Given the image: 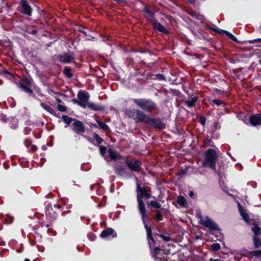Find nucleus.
<instances>
[{
    "mask_svg": "<svg viewBox=\"0 0 261 261\" xmlns=\"http://www.w3.org/2000/svg\"><path fill=\"white\" fill-rule=\"evenodd\" d=\"M137 200L138 204L139 211L143 217L145 216L146 210L145 204L143 201V199H148L151 197V193L148 191L145 187H142L139 184L137 185Z\"/></svg>",
    "mask_w": 261,
    "mask_h": 261,
    "instance_id": "obj_1",
    "label": "nucleus"
},
{
    "mask_svg": "<svg viewBox=\"0 0 261 261\" xmlns=\"http://www.w3.org/2000/svg\"><path fill=\"white\" fill-rule=\"evenodd\" d=\"M205 159L202 162L203 167H209L213 170H216V164L218 155L216 151L213 149L207 150L205 153Z\"/></svg>",
    "mask_w": 261,
    "mask_h": 261,
    "instance_id": "obj_2",
    "label": "nucleus"
},
{
    "mask_svg": "<svg viewBox=\"0 0 261 261\" xmlns=\"http://www.w3.org/2000/svg\"><path fill=\"white\" fill-rule=\"evenodd\" d=\"M134 102L141 110L146 112H151L156 109V105L153 100L147 98H134Z\"/></svg>",
    "mask_w": 261,
    "mask_h": 261,
    "instance_id": "obj_3",
    "label": "nucleus"
},
{
    "mask_svg": "<svg viewBox=\"0 0 261 261\" xmlns=\"http://www.w3.org/2000/svg\"><path fill=\"white\" fill-rule=\"evenodd\" d=\"M125 113L129 118L134 119L136 123L145 121L147 116L144 112L136 109H127Z\"/></svg>",
    "mask_w": 261,
    "mask_h": 261,
    "instance_id": "obj_4",
    "label": "nucleus"
},
{
    "mask_svg": "<svg viewBox=\"0 0 261 261\" xmlns=\"http://www.w3.org/2000/svg\"><path fill=\"white\" fill-rule=\"evenodd\" d=\"M196 218L198 220L199 223L208 228L210 230H219L218 225L208 216L203 217L200 212L196 214Z\"/></svg>",
    "mask_w": 261,
    "mask_h": 261,
    "instance_id": "obj_5",
    "label": "nucleus"
},
{
    "mask_svg": "<svg viewBox=\"0 0 261 261\" xmlns=\"http://www.w3.org/2000/svg\"><path fill=\"white\" fill-rule=\"evenodd\" d=\"M90 95L86 91H80L77 94V98L79 99L78 105L85 108L87 107Z\"/></svg>",
    "mask_w": 261,
    "mask_h": 261,
    "instance_id": "obj_6",
    "label": "nucleus"
},
{
    "mask_svg": "<svg viewBox=\"0 0 261 261\" xmlns=\"http://www.w3.org/2000/svg\"><path fill=\"white\" fill-rule=\"evenodd\" d=\"M145 122L148 124L157 128H164L165 124L163 123L159 119L151 118L147 115Z\"/></svg>",
    "mask_w": 261,
    "mask_h": 261,
    "instance_id": "obj_7",
    "label": "nucleus"
},
{
    "mask_svg": "<svg viewBox=\"0 0 261 261\" xmlns=\"http://www.w3.org/2000/svg\"><path fill=\"white\" fill-rule=\"evenodd\" d=\"M125 164L133 171H139L141 169V162L136 160H126Z\"/></svg>",
    "mask_w": 261,
    "mask_h": 261,
    "instance_id": "obj_8",
    "label": "nucleus"
},
{
    "mask_svg": "<svg viewBox=\"0 0 261 261\" xmlns=\"http://www.w3.org/2000/svg\"><path fill=\"white\" fill-rule=\"evenodd\" d=\"M59 61L64 64L69 63L74 61L75 58L72 53L60 54L58 56Z\"/></svg>",
    "mask_w": 261,
    "mask_h": 261,
    "instance_id": "obj_9",
    "label": "nucleus"
},
{
    "mask_svg": "<svg viewBox=\"0 0 261 261\" xmlns=\"http://www.w3.org/2000/svg\"><path fill=\"white\" fill-rule=\"evenodd\" d=\"M31 80L28 78H24L19 84V87L26 93L31 94L32 91L31 89Z\"/></svg>",
    "mask_w": 261,
    "mask_h": 261,
    "instance_id": "obj_10",
    "label": "nucleus"
},
{
    "mask_svg": "<svg viewBox=\"0 0 261 261\" xmlns=\"http://www.w3.org/2000/svg\"><path fill=\"white\" fill-rule=\"evenodd\" d=\"M73 130L78 134H82L85 132V127L83 123L80 120H75L72 124Z\"/></svg>",
    "mask_w": 261,
    "mask_h": 261,
    "instance_id": "obj_11",
    "label": "nucleus"
},
{
    "mask_svg": "<svg viewBox=\"0 0 261 261\" xmlns=\"http://www.w3.org/2000/svg\"><path fill=\"white\" fill-rule=\"evenodd\" d=\"M142 12L143 13L144 16L148 21L151 22H154L155 20L154 14L153 12L149 10L148 8L145 7L143 9Z\"/></svg>",
    "mask_w": 261,
    "mask_h": 261,
    "instance_id": "obj_12",
    "label": "nucleus"
},
{
    "mask_svg": "<svg viewBox=\"0 0 261 261\" xmlns=\"http://www.w3.org/2000/svg\"><path fill=\"white\" fill-rule=\"evenodd\" d=\"M249 122L253 126L261 125V114L253 115L250 116Z\"/></svg>",
    "mask_w": 261,
    "mask_h": 261,
    "instance_id": "obj_13",
    "label": "nucleus"
},
{
    "mask_svg": "<svg viewBox=\"0 0 261 261\" xmlns=\"http://www.w3.org/2000/svg\"><path fill=\"white\" fill-rule=\"evenodd\" d=\"M21 5L22 8L21 12L25 14L31 15L32 9L31 7L29 5L28 2L25 0H21Z\"/></svg>",
    "mask_w": 261,
    "mask_h": 261,
    "instance_id": "obj_14",
    "label": "nucleus"
},
{
    "mask_svg": "<svg viewBox=\"0 0 261 261\" xmlns=\"http://www.w3.org/2000/svg\"><path fill=\"white\" fill-rule=\"evenodd\" d=\"M141 217H142V220L143 223L144 224V227H145V229H146L147 238L148 239H150L151 240H152V241H154L153 238L152 236V231H151V228L147 226V225L146 223V221H145L146 219H149L148 216H147V214L145 213V216L144 217H143V216H141Z\"/></svg>",
    "mask_w": 261,
    "mask_h": 261,
    "instance_id": "obj_15",
    "label": "nucleus"
},
{
    "mask_svg": "<svg viewBox=\"0 0 261 261\" xmlns=\"http://www.w3.org/2000/svg\"><path fill=\"white\" fill-rule=\"evenodd\" d=\"M115 238L116 236V233L114 232V230L111 228H108L103 230L100 234V237L102 238H107L110 237Z\"/></svg>",
    "mask_w": 261,
    "mask_h": 261,
    "instance_id": "obj_16",
    "label": "nucleus"
},
{
    "mask_svg": "<svg viewBox=\"0 0 261 261\" xmlns=\"http://www.w3.org/2000/svg\"><path fill=\"white\" fill-rule=\"evenodd\" d=\"M238 205L239 212L241 216L242 217L243 220L245 222H248L249 220V218L248 214L246 212L245 210L241 206V205L239 203H238Z\"/></svg>",
    "mask_w": 261,
    "mask_h": 261,
    "instance_id": "obj_17",
    "label": "nucleus"
},
{
    "mask_svg": "<svg viewBox=\"0 0 261 261\" xmlns=\"http://www.w3.org/2000/svg\"><path fill=\"white\" fill-rule=\"evenodd\" d=\"M87 106L94 111H101L104 110V107L101 105H97L92 102H88Z\"/></svg>",
    "mask_w": 261,
    "mask_h": 261,
    "instance_id": "obj_18",
    "label": "nucleus"
},
{
    "mask_svg": "<svg viewBox=\"0 0 261 261\" xmlns=\"http://www.w3.org/2000/svg\"><path fill=\"white\" fill-rule=\"evenodd\" d=\"M115 170L116 173L120 176H122L123 177H126L127 175V171H126V169L123 166H117L115 167Z\"/></svg>",
    "mask_w": 261,
    "mask_h": 261,
    "instance_id": "obj_19",
    "label": "nucleus"
},
{
    "mask_svg": "<svg viewBox=\"0 0 261 261\" xmlns=\"http://www.w3.org/2000/svg\"><path fill=\"white\" fill-rule=\"evenodd\" d=\"M152 23L155 29L163 33L167 32L165 27L162 25L160 23L156 22L155 20H154V22H152Z\"/></svg>",
    "mask_w": 261,
    "mask_h": 261,
    "instance_id": "obj_20",
    "label": "nucleus"
},
{
    "mask_svg": "<svg viewBox=\"0 0 261 261\" xmlns=\"http://www.w3.org/2000/svg\"><path fill=\"white\" fill-rule=\"evenodd\" d=\"M198 101V97H194L191 98L190 99L187 100L185 101V103L186 105L188 107L192 108L195 106L196 103Z\"/></svg>",
    "mask_w": 261,
    "mask_h": 261,
    "instance_id": "obj_21",
    "label": "nucleus"
},
{
    "mask_svg": "<svg viewBox=\"0 0 261 261\" xmlns=\"http://www.w3.org/2000/svg\"><path fill=\"white\" fill-rule=\"evenodd\" d=\"M40 106L43 109L48 112L49 113L54 115L55 114V112L54 109L45 103L41 102Z\"/></svg>",
    "mask_w": 261,
    "mask_h": 261,
    "instance_id": "obj_22",
    "label": "nucleus"
},
{
    "mask_svg": "<svg viewBox=\"0 0 261 261\" xmlns=\"http://www.w3.org/2000/svg\"><path fill=\"white\" fill-rule=\"evenodd\" d=\"M218 32L220 34H225L227 37H228L230 39H231L233 41L238 42L237 38L230 33H229L226 31H224V30H220Z\"/></svg>",
    "mask_w": 261,
    "mask_h": 261,
    "instance_id": "obj_23",
    "label": "nucleus"
},
{
    "mask_svg": "<svg viewBox=\"0 0 261 261\" xmlns=\"http://www.w3.org/2000/svg\"><path fill=\"white\" fill-rule=\"evenodd\" d=\"M252 230L254 232V236H257L260 233L261 229L256 223H253L252 226Z\"/></svg>",
    "mask_w": 261,
    "mask_h": 261,
    "instance_id": "obj_24",
    "label": "nucleus"
},
{
    "mask_svg": "<svg viewBox=\"0 0 261 261\" xmlns=\"http://www.w3.org/2000/svg\"><path fill=\"white\" fill-rule=\"evenodd\" d=\"M177 202L179 205H180L182 207H186L187 205L186 199L182 196H179L178 197Z\"/></svg>",
    "mask_w": 261,
    "mask_h": 261,
    "instance_id": "obj_25",
    "label": "nucleus"
},
{
    "mask_svg": "<svg viewBox=\"0 0 261 261\" xmlns=\"http://www.w3.org/2000/svg\"><path fill=\"white\" fill-rule=\"evenodd\" d=\"M253 244L255 248H258L261 246V240L257 236H254Z\"/></svg>",
    "mask_w": 261,
    "mask_h": 261,
    "instance_id": "obj_26",
    "label": "nucleus"
},
{
    "mask_svg": "<svg viewBox=\"0 0 261 261\" xmlns=\"http://www.w3.org/2000/svg\"><path fill=\"white\" fill-rule=\"evenodd\" d=\"M148 207H155L156 208H160L161 207V204L156 201H151L150 202L147 203Z\"/></svg>",
    "mask_w": 261,
    "mask_h": 261,
    "instance_id": "obj_27",
    "label": "nucleus"
},
{
    "mask_svg": "<svg viewBox=\"0 0 261 261\" xmlns=\"http://www.w3.org/2000/svg\"><path fill=\"white\" fill-rule=\"evenodd\" d=\"M63 72L64 74L68 78H71L72 76V74L71 73V68L69 67H65L64 69Z\"/></svg>",
    "mask_w": 261,
    "mask_h": 261,
    "instance_id": "obj_28",
    "label": "nucleus"
},
{
    "mask_svg": "<svg viewBox=\"0 0 261 261\" xmlns=\"http://www.w3.org/2000/svg\"><path fill=\"white\" fill-rule=\"evenodd\" d=\"M96 122H97V123H98V124L99 126L101 128H102V129H104V130H106V129H109V127H108V126L107 124H106L105 123H103V122H101V121H99V120L98 119H96Z\"/></svg>",
    "mask_w": 261,
    "mask_h": 261,
    "instance_id": "obj_29",
    "label": "nucleus"
},
{
    "mask_svg": "<svg viewBox=\"0 0 261 261\" xmlns=\"http://www.w3.org/2000/svg\"><path fill=\"white\" fill-rule=\"evenodd\" d=\"M62 118L63 121L67 125L70 124L72 120L71 118L66 115H63Z\"/></svg>",
    "mask_w": 261,
    "mask_h": 261,
    "instance_id": "obj_30",
    "label": "nucleus"
},
{
    "mask_svg": "<svg viewBox=\"0 0 261 261\" xmlns=\"http://www.w3.org/2000/svg\"><path fill=\"white\" fill-rule=\"evenodd\" d=\"M109 153L112 159L115 160L117 158L118 154L115 151L110 149L109 150Z\"/></svg>",
    "mask_w": 261,
    "mask_h": 261,
    "instance_id": "obj_31",
    "label": "nucleus"
},
{
    "mask_svg": "<svg viewBox=\"0 0 261 261\" xmlns=\"http://www.w3.org/2000/svg\"><path fill=\"white\" fill-rule=\"evenodd\" d=\"M249 254L252 255L257 257H261V250H255L249 252Z\"/></svg>",
    "mask_w": 261,
    "mask_h": 261,
    "instance_id": "obj_32",
    "label": "nucleus"
},
{
    "mask_svg": "<svg viewBox=\"0 0 261 261\" xmlns=\"http://www.w3.org/2000/svg\"><path fill=\"white\" fill-rule=\"evenodd\" d=\"M11 121L12 122L11 127L13 129H15L17 127L18 120L15 118L11 119Z\"/></svg>",
    "mask_w": 261,
    "mask_h": 261,
    "instance_id": "obj_33",
    "label": "nucleus"
},
{
    "mask_svg": "<svg viewBox=\"0 0 261 261\" xmlns=\"http://www.w3.org/2000/svg\"><path fill=\"white\" fill-rule=\"evenodd\" d=\"M211 248L213 249V250L218 251L220 249L221 246H220V244L216 243H213L211 245Z\"/></svg>",
    "mask_w": 261,
    "mask_h": 261,
    "instance_id": "obj_34",
    "label": "nucleus"
},
{
    "mask_svg": "<svg viewBox=\"0 0 261 261\" xmlns=\"http://www.w3.org/2000/svg\"><path fill=\"white\" fill-rule=\"evenodd\" d=\"M93 138L96 140L98 144H100L103 141V139L96 133L94 134Z\"/></svg>",
    "mask_w": 261,
    "mask_h": 261,
    "instance_id": "obj_35",
    "label": "nucleus"
},
{
    "mask_svg": "<svg viewBox=\"0 0 261 261\" xmlns=\"http://www.w3.org/2000/svg\"><path fill=\"white\" fill-rule=\"evenodd\" d=\"M213 102L214 104L217 105L218 106L223 105V106L224 107V106H225V103L223 101L219 100V99H214L213 100Z\"/></svg>",
    "mask_w": 261,
    "mask_h": 261,
    "instance_id": "obj_36",
    "label": "nucleus"
},
{
    "mask_svg": "<svg viewBox=\"0 0 261 261\" xmlns=\"http://www.w3.org/2000/svg\"><path fill=\"white\" fill-rule=\"evenodd\" d=\"M155 218L158 221H159L162 220L163 216L161 212L160 211H157L156 212Z\"/></svg>",
    "mask_w": 261,
    "mask_h": 261,
    "instance_id": "obj_37",
    "label": "nucleus"
},
{
    "mask_svg": "<svg viewBox=\"0 0 261 261\" xmlns=\"http://www.w3.org/2000/svg\"><path fill=\"white\" fill-rule=\"evenodd\" d=\"M99 147L100 153L102 155H104V154L106 153L107 150L106 147L102 146V145H100L99 146Z\"/></svg>",
    "mask_w": 261,
    "mask_h": 261,
    "instance_id": "obj_38",
    "label": "nucleus"
},
{
    "mask_svg": "<svg viewBox=\"0 0 261 261\" xmlns=\"http://www.w3.org/2000/svg\"><path fill=\"white\" fill-rule=\"evenodd\" d=\"M159 236L165 242H168L171 240V238L168 236L163 234H159Z\"/></svg>",
    "mask_w": 261,
    "mask_h": 261,
    "instance_id": "obj_39",
    "label": "nucleus"
},
{
    "mask_svg": "<svg viewBox=\"0 0 261 261\" xmlns=\"http://www.w3.org/2000/svg\"><path fill=\"white\" fill-rule=\"evenodd\" d=\"M58 109L61 112H65L66 110L65 107L61 105L58 106Z\"/></svg>",
    "mask_w": 261,
    "mask_h": 261,
    "instance_id": "obj_40",
    "label": "nucleus"
},
{
    "mask_svg": "<svg viewBox=\"0 0 261 261\" xmlns=\"http://www.w3.org/2000/svg\"><path fill=\"white\" fill-rule=\"evenodd\" d=\"M250 44H253L256 42H261V39L260 38H257L251 40H249L248 41Z\"/></svg>",
    "mask_w": 261,
    "mask_h": 261,
    "instance_id": "obj_41",
    "label": "nucleus"
},
{
    "mask_svg": "<svg viewBox=\"0 0 261 261\" xmlns=\"http://www.w3.org/2000/svg\"><path fill=\"white\" fill-rule=\"evenodd\" d=\"M156 76L160 80H166L165 76L162 74H157Z\"/></svg>",
    "mask_w": 261,
    "mask_h": 261,
    "instance_id": "obj_42",
    "label": "nucleus"
},
{
    "mask_svg": "<svg viewBox=\"0 0 261 261\" xmlns=\"http://www.w3.org/2000/svg\"><path fill=\"white\" fill-rule=\"evenodd\" d=\"M6 119H7V117L5 115H4L3 114H0V120L1 121H3V122H6Z\"/></svg>",
    "mask_w": 261,
    "mask_h": 261,
    "instance_id": "obj_43",
    "label": "nucleus"
},
{
    "mask_svg": "<svg viewBox=\"0 0 261 261\" xmlns=\"http://www.w3.org/2000/svg\"><path fill=\"white\" fill-rule=\"evenodd\" d=\"M88 236L89 239L91 241L94 240L95 239V236L92 233L88 234Z\"/></svg>",
    "mask_w": 261,
    "mask_h": 261,
    "instance_id": "obj_44",
    "label": "nucleus"
},
{
    "mask_svg": "<svg viewBox=\"0 0 261 261\" xmlns=\"http://www.w3.org/2000/svg\"><path fill=\"white\" fill-rule=\"evenodd\" d=\"M205 120H206V119L204 117H202L200 118V122L203 125L205 124Z\"/></svg>",
    "mask_w": 261,
    "mask_h": 261,
    "instance_id": "obj_45",
    "label": "nucleus"
},
{
    "mask_svg": "<svg viewBox=\"0 0 261 261\" xmlns=\"http://www.w3.org/2000/svg\"><path fill=\"white\" fill-rule=\"evenodd\" d=\"M210 261H223L220 259H213L212 258H211L210 259Z\"/></svg>",
    "mask_w": 261,
    "mask_h": 261,
    "instance_id": "obj_46",
    "label": "nucleus"
},
{
    "mask_svg": "<svg viewBox=\"0 0 261 261\" xmlns=\"http://www.w3.org/2000/svg\"><path fill=\"white\" fill-rule=\"evenodd\" d=\"M28 33H31L33 35H35L37 33V31L36 30H33L31 32H28Z\"/></svg>",
    "mask_w": 261,
    "mask_h": 261,
    "instance_id": "obj_47",
    "label": "nucleus"
},
{
    "mask_svg": "<svg viewBox=\"0 0 261 261\" xmlns=\"http://www.w3.org/2000/svg\"><path fill=\"white\" fill-rule=\"evenodd\" d=\"M72 101H73L74 103H76V104H77V105H78V102H79V99H78V100H77V99H73V100H72Z\"/></svg>",
    "mask_w": 261,
    "mask_h": 261,
    "instance_id": "obj_48",
    "label": "nucleus"
},
{
    "mask_svg": "<svg viewBox=\"0 0 261 261\" xmlns=\"http://www.w3.org/2000/svg\"><path fill=\"white\" fill-rule=\"evenodd\" d=\"M189 195L190 196V197H192L193 195H194V192L193 191H190L189 192Z\"/></svg>",
    "mask_w": 261,
    "mask_h": 261,
    "instance_id": "obj_49",
    "label": "nucleus"
},
{
    "mask_svg": "<svg viewBox=\"0 0 261 261\" xmlns=\"http://www.w3.org/2000/svg\"><path fill=\"white\" fill-rule=\"evenodd\" d=\"M114 1L116 2H119V3H122V2H125L124 0H114Z\"/></svg>",
    "mask_w": 261,
    "mask_h": 261,
    "instance_id": "obj_50",
    "label": "nucleus"
},
{
    "mask_svg": "<svg viewBox=\"0 0 261 261\" xmlns=\"http://www.w3.org/2000/svg\"><path fill=\"white\" fill-rule=\"evenodd\" d=\"M160 249L158 247H156L154 250L155 253H156L158 251H160Z\"/></svg>",
    "mask_w": 261,
    "mask_h": 261,
    "instance_id": "obj_51",
    "label": "nucleus"
},
{
    "mask_svg": "<svg viewBox=\"0 0 261 261\" xmlns=\"http://www.w3.org/2000/svg\"><path fill=\"white\" fill-rule=\"evenodd\" d=\"M55 207H57V208H60L61 206H60V205H59V204H55Z\"/></svg>",
    "mask_w": 261,
    "mask_h": 261,
    "instance_id": "obj_52",
    "label": "nucleus"
},
{
    "mask_svg": "<svg viewBox=\"0 0 261 261\" xmlns=\"http://www.w3.org/2000/svg\"><path fill=\"white\" fill-rule=\"evenodd\" d=\"M56 100H57V102H58V103H61V102H62L61 100H60V99H59V98H56Z\"/></svg>",
    "mask_w": 261,
    "mask_h": 261,
    "instance_id": "obj_53",
    "label": "nucleus"
},
{
    "mask_svg": "<svg viewBox=\"0 0 261 261\" xmlns=\"http://www.w3.org/2000/svg\"><path fill=\"white\" fill-rule=\"evenodd\" d=\"M32 149L34 151H35V150H36V147L35 146H32Z\"/></svg>",
    "mask_w": 261,
    "mask_h": 261,
    "instance_id": "obj_54",
    "label": "nucleus"
},
{
    "mask_svg": "<svg viewBox=\"0 0 261 261\" xmlns=\"http://www.w3.org/2000/svg\"><path fill=\"white\" fill-rule=\"evenodd\" d=\"M24 261H30V260L29 259L26 258V259H24Z\"/></svg>",
    "mask_w": 261,
    "mask_h": 261,
    "instance_id": "obj_55",
    "label": "nucleus"
},
{
    "mask_svg": "<svg viewBox=\"0 0 261 261\" xmlns=\"http://www.w3.org/2000/svg\"><path fill=\"white\" fill-rule=\"evenodd\" d=\"M45 226H46V228H47V227H49V225L47 224V225H45Z\"/></svg>",
    "mask_w": 261,
    "mask_h": 261,
    "instance_id": "obj_56",
    "label": "nucleus"
},
{
    "mask_svg": "<svg viewBox=\"0 0 261 261\" xmlns=\"http://www.w3.org/2000/svg\"><path fill=\"white\" fill-rule=\"evenodd\" d=\"M259 63L261 65V59L259 60Z\"/></svg>",
    "mask_w": 261,
    "mask_h": 261,
    "instance_id": "obj_57",
    "label": "nucleus"
},
{
    "mask_svg": "<svg viewBox=\"0 0 261 261\" xmlns=\"http://www.w3.org/2000/svg\"><path fill=\"white\" fill-rule=\"evenodd\" d=\"M93 126L95 127H97L96 125H93Z\"/></svg>",
    "mask_w": 261,
    "mask_h": 261,
    "instance_id": "obj_58",
    "label": "nucleus"
},
{
    "mask_svg": "<svg viewBox=\"0 0 261 261\" xmlns=\"http://www.w3.org/2000/svg\"><path fill=\"white\" fill-rule=\"evenodd\" d=\"M42 148H43V149H45V147H43Z\"/></svg>",
    "mask_w": 261,
    "mask_h": 261,
    "instance_id": "obj_59",
    "label": "nucleus"
},
{
    "mask_svg": "<svg viewBox=\"0 0 261 261\" xmlns=\"http://www.w3.org/2000/svg\"><path fill=\"white\" fill-rule=\"evenodd\" d=\"M42 148H43V149H45V147H43Z\"/></svg>",
    "mask_w": 261,
    "mask_h": 261,
    "instance_id": "obj_60",
    "label": "nucleus"
}]
</instances>
